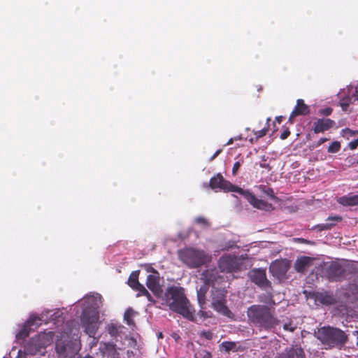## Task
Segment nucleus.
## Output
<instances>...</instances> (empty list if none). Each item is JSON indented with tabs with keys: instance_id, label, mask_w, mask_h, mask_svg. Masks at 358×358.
I'll list each match as a JSON object with an SVG mask.
<instances>
[{
	"instance_id": "nucleus-10",
	"label": "nucleus",
	"mask_w": 358,
	"mask_h": 358,
	"mask_svg": "<svg viewBox=\"0 0 358 358\" xmlns=\"http://www.w3.org/2000/svg\"><path fill=\"white\" fill-rule=\"evenodd\" d=\"M250 280L262 289L271 288V283L267 279L266 271L262 268H254L248 273Z\"/></svg>"
},
{
	"instance_id": "nucleus-31",
	"label": "nucleus",
	"mask_w": 358,
	"mask_h": 358,
	"mask_svg": "<svg viewBox=\"0 0 358 358\" xmlns=\"http://www.w3.org/2000/svg\"><path fill=\"white\" fill-rule=\"evenodd\" d=\"M195 358H212V354L204 349L197 350L194 354Z\"/></svg>"
},
{
	"instance_id": "nucleus-33",
	"label": "nucleus",
	"mask_w": 358,
	"mask_h": 358,
	"mask_svg": "<svg viewBox=\"0 0 358 358\" xmlns=\"http://www.w3.org/2000/svg\"><path fill=\"white\" fill-rule=\"evenodd\" d=\"M221 346L224 350V351L229 352L231 350H234L236 348V344L235 342L232 341H224L222 343Z\"/></svg>"
},
{
	"instance_id": "nucleus-26",
	"label": "nucleus",
	"mask_w": 358,
	"mask_h": 358,
	"mask_svg": "<svg viewBox=\"0 0 358 358\" xmlns=\"http://www.w3.org/2000/svg\"><path fill=\"white\" fill-rule=\"evenodd\" d=\"M270 121H271V118L268 117L266 120V126L262 129L257 130V131H255V130L253 131V133L255 135V141H257L260 138H262L266 135V134L268 133V129H269V127H270L269 122Z\"/></svg>"
},
{
	"instance_id": "nucleus-17",
	"label": "nucleus",
	"mask_w": 358,
	"mask_h": 358,
	"mask_svg": "<svg viewBox=\"0 0 358 358\" xmlns=\"http://www.w3.org/2000/svg\"><path fill=\"white\" fill-rule=\"evenodd\" d=\"M310 113L308 106H307L303 99H298L296 105L295 106L293 111L292 112L289 121L292 122V119L299 115H305Z\"/></svg>"
},
{
	"instance_id": "nucleus-22",
	"label": "nucleus",
	"mask_w": 358,
	"mask_h": 358,
	"mask_svg": "<svg viewBox=\"0 0 358 358\" xmlns=\"http://www.w3.org/2000/svg\"><path fill=\"white\" fill-rule=\"evenodd\" d=\"M31 343L35 344L38 348H45L50 343L48 335L45 333L39 334L31 339Z\"/></svg>"
},
{
	"instance_id": "nucleus-50",
	"label": "nucleus",
	"mask_w": 358,
	"mask_h": 358,
	"mask_svg": "<svg viewBox=\"0 0 358 358\" xmlns=\"http://www.w3.org/2000/svg\"><path fill=\"white\" fill-rule=\"evenodd\" d=\"M204 297V295H202L200 292H198V300L199 303H201V301L203 300V298Z\"/></svg>"
},
{
	"instance_id": "nucleus-27",
	"label": "nucleus",
	"mask_w": 358,
	"mask_h": 358,
	"mask_svg": "<svg viewBox=\"0 0 358 358\" xmlns=\"http://www.w3.org/2000/svg\"><path fill=\"white\" fill-rule=\"evenodd\" d=\"M352 98H354V101H358V96H355L354 97H350L349 96H345L340 100L339 104L342 108L343 110L346 111L348 110V106L352 103Z\"/></svg>"
},
{
	"instance_id": "nucleus-30",
	"label": "nucleus",
	"mask_w": 358,
	"mask_h": 358,
	"mask_svg": "<svg viewBox=\"0 0 358 358\" xmlns=\"http://www.w3.org/2000/svg\"><path fill=\"white\" fill-rule=\"evenodd\" d=\"M343 220L341 216L335 215V216H329L326 220L327 224H331V229L336 226L338 222H341Z\"/></svg>"
},
{
	"instance_id": "nucleus-20",
	"label": "nucleus",
	"mask_w": 358,
	"mask_h": 358,
	"mask_svg": "<svg viewBox=\"0 0 358 358\" xmlns=\"http://www.w3.org/2000/svg\"><path fill=\"white\" fill-rule=\"evenodd\" d=\"M212 307L215 311L228 318L233 319L234 317V313L227 306V301L222 302L217 301V303H212Z\"/></svg>"
},
{
	"instance_id": "nucleus-47",
	"label": "nucleus",
	"mask_w": 358,
	"mask_h": 358,
	"mask_svg": "<svg viewBox=\"0 0 358 358\" xmlns=\"http://www.w3.org/2000/svg\"><path fill=\"white\" fill-rule=\"evenodd\" d=\"M222 152L221 149L217 150L214 155L210 158V161L212 162Z\"/></svg>"
},
{
	"instance_id": "nucleus-42",
	"label": "nucleus",
	"mask_w": 358,
	"mask_h": 358,
	"mask_svg": "<svg viewBox=\"0 0 358 358\" xmlns=\"http://www.w3.org/2000/svg\"><path fill=\"white\" fill-rule=\"evenodd\" d=\"M265 193L272 199L273 200H276L277 199V197L275 196L274 194V192L273 190L271 189V188H268L266 191H265Z\"/></svg>"
},
{
	"instance_id": "nucleus-48",
	"label": "nucleus",
	"mask_w": 358,
	"mask_h": 358,
	"mask_svg": "<svg viewBox=\"0 0 358 358\" xmlns=\"http://www.w3.org/2000/svg\"><path fill=\"white\" fill-rule=\"evenodd\" d=\"M144 296H145L149 301L155 302V300H154L153 297L151 296V294L149 293V292H148V294L144 295Z\"/></svg>"
},
{
	"instance_id": "nucleus-2",
	"label": "nucleus",
	"mask_w": 358,
	"mask_h": 358,
	"mask_svg": "<svg viewBox=\"0 0 358 358\" xmlns=\"http://www.w3.org/2000/svg\"><path fill=\"white\" fill-rule=\"evenodd\" d=\"M250 324L265 331H271L280 324L274 308L265 305H252L248 308Z\"/></svg>"
},
{
	"instance_id": "nucleus-52",
	"label": "nucleus",
	"mask_w": 358,
	"mask_h": 358,
	"mask_svg": "<svg viewBox=\"0 0 358 358\" xmlns=\"http://www.w3.org/2000/svg\"><path fill=\"white\" fill-rule=\"evenodd\" d=\"M233 142H234V139H233V138H230V139L229 140V141L227 143V144H226V145H231V144H232V143H233Z\"/></svg>"
},
{
	"instance_id": "nucleus-8",
	"label": "nucleus",
	"mask_w": 358,
	"mask_h": 358,
	"mask_svg": "<svg viewBox=\"0 0 358 358\" xmlns=\"http://www.w3.org/2000/svg\"><path fill=\"white\" fill-rule=\"evenodd\" d=\"M241 264L237 257L225 255L218 261V267L222 272L232 273L240 270Z\"/></svg>"
},
{
	"instance_id": "nucleus-11",
	"label": "nucleus",
	"mask_w": 358,
	"mask_h": 358,
	"mask_svg": "<svg viewBox=\"0 0 358 358\" xmlns=\"http://www.w3.org/2000/svg\"><path fill=\"white\" fill-rule=\"evenodd\" d=\"M290 268V264L287 259H278L273 262L269 271L272 275L279 280L286 278V274Z\"/></svg>"
},
{
	"instance_id": "nucleus-29",
	"label": "nucleus",
	"mask_w": 358,
	"mask_h": 358,
	"mask_svg": "<svg viewBox=\"0 0 358 358\" xmlns=\"http://www.w3.org/2000/svg\"><path fill=\"white\" fill-rule=\"evenodd\" d=\"M27 324L29 329H31L33 327L37 328L42 324V319L38 316L31 315L27 322Z\"/></svg>"
},
{
	"instance_id": "nucleus-32",
	"label": "nucleus",
	"mask_w": 358,
	"mask_h": 358,
	"mask_svg": "<svg viewBox=\"0 0 358 358\" xmlns=\"http://www.w3.org/2000/svg\"><path fill=\"white\" fill-rule=\"evenodd\" d=\"M107 331L112 337H116L119 334L118 327L113 323L107 326Z\"/></svg>"
},
{
	"instance_id": "nucleus-9",
	"label": "nucleus",
	"mask_w": 358,
	"mask_h": 358,
	"mask_svg": "<svg viewBox=\"0 0 358 358\" xmlns=\"http://www.w3.org/2000/svg\"><path fill=\"white\" fill-rule=\"evenodd\" d=\"M355 270L352 271L353 279L352 283H350L343 288V295L344 299L351 303H354L358 300V268L354 265Z\"/></svg>"
},
{
	"instance_id": "nucleus-13",
	"label": "nucleus",
	"mask_w": 358,
	"mask_h": 358,
	"mask_svg": "<svg viewBox=\"0 0 358 358\" xmlns=\"http://www.w3.org/2000/svg\"><path fill=\"white\" fill-rule=\"evenodd\" d=\"M238 194L243 195L254 208L264 210H270L272 208L271 203L257 199L253 194L248 190L243 189V192H238Z\"/></svg>"
},
{
	"instance_id": "nucleus-12",
	"label": "nucleus",
	"mask_w": 358,
	"mask_h": 358,
	"mask_svg": "<svg viewBox=\"0 0 358 358\" xmlns=\"http://www.w3.org/2000/svg\"><path fill=\"white\" fill-rule=\"evenodd\" d=\"M147 271L152 273L147 276L146 286L154 294L158 296L162 292L159 285V273L152 266H150Z\"/></svg>"
},
{
	"instance_id": "nucleus-36",
	"label": "nucleus",
	"mask_w": 358,
	"mask_h": 358,
	"mask_svg": "<svg viewBox=\"0 0 358 358\" xmlns=\"http://www.w3.org/2000/svg\"><path fill=\"white\" fill-rule=\"evenodd\" d=\"M313 229L317 230L318 231H327L331 229V224H327L326 223L319 224L315 226H314Z\"/></svg>"
},
{
	"instance_id": "nucleus-54",
	"label": "nucleus",
	"mask_w": 358,
	"mask_h": 358,
	"mask_svg": "<svg viewBox=\"0 0 358 358\" xmlns=\"http://www.w3.org/2000/svg\"><path fill=\"white\" fill-rule=\"evenodd\" d=\"M300 241V242L301 243H304L306 241V240H304L303 238H300L299 239Z\"/></svg>"
},
{
	"instance_id": "nucleus-51",
	"label": "nucleus",
	"mask_w": 358,
	"mask_h": 358,
	"mask_svg": "<svg viewBox=\"0 0 358 358\" xmlns=\"http://www.w3.org/2000/svg\"><path fill=\"white\" fill-rule=\"evenodd\" d=\"M282 119H283V117H282V116H277V117H275V121H276L278 123L280 124V123L282 122Z\"/></svg>"
},
{
	"instance_id": "nucleus-23",
	"label": "nucleus",
	"mask_w": 358,
	"mask_h": 358,
	"mask_svg": "<svg viewBox=\"0 0 358 358\" xmlns=\"http://www.w3.org/2000/svg\"><path fill=\"white\" fill-rule=\"evenodd\" d=\"M338 203L344 206H353L358 205V194L352 196H343L339 198Z\"/></svg>"
},
{
	"instance_id": "nucleus-15",
	"label": "nucleus",
	"mask_w": 358,
	"mask_h": 358,
	"mask_svg": "<svg viewBox=\"0 0 358 358\" xmlns=\"http://www.w3.org/2000/svg\"><path fill=\"white\" fill-rule=\"evenodd\" d=\"M277 358H306L304 350L297 345L285 348Z\"/></svg>"
},
{
	"instance_id": "nucleus-58",
	"label": "nucleus",
	"mask_w": 358,
	"mask_h": 358,
	"mask_svg": "<svg viewBox=\"0 0 358 358\" xmlns=\"http://www.w3.org/2000/svg\"><path fill=\"white\" fill-rule=\"evenodd\" d=\"M3 358H6V357H3Z\"/></svg>"
},
{
	"instance_id": "nucleus-40",
	"label": "nucleus",
	"mask_w": 358,
	"mask_h": 358,
	"mask_svg": "<svg viewBox=\"0 0 358 358\" xmlns=\"http://www.w3.org/2000/svg\"><path fill=\"white\" fill-rule=\"evenodd\" d=\"M195 222L196 224H203V225H207L208 221L207 220L203 217H198L196 218Z\"/></svg>"
},
{
	"instance_id": "nucleus-5",
	"label": "nucleus",
	"mask_w": 358,
	"mask_h": 358,
	"mask_svg": "<svg viewBox=\"0 0 358 358\" xmlns=\"http://www.w3.org/2000/svg\"><path fill=\"white\" fill-rule=\"evenodd\" d=\"M354 270V264L332 262L326 266L324 272L329 281L341 282L346 279Z\"/></svg>"
},
{
	"instance_id": "nucleus-44",
	"label": "nucleus",
	"mask_w": 358,
	"mask_h": 358,
	"mask_svg": "<svg viewBox=\"0 0 358 358\" xmlns=\"http://www.w3.org/2000/svg\"><path fill=\"white\" fill-rule=\"evenodd\" d=\"M241 166V163L239 162H236L234 164L233 168H232V174L236 175Z\"/></svg>"
},
{
	"instance_id": "nucleus-39",
	"label": "nucleus",
	"mask_w": 358,
	"mask_h": 358,
	"mask_svg": "<svg viewBox=\"0 0 358 358\" xmlns=\"http://www.w3.org/2000/svg\"><path fill=\"white\" fill-rule=\"evenodd\" d=\"M201 336L202 337H204L207 340H211V339H213V334L212 331H209V330L208 331H203L201 333Z\"/></svg>"
},
{
	"instance_id": "nucleus-18",
	"label": "nucleus",
	"mask_w": 358,
	"mask_h": 358,
	"mask_svg": "<svg viewBox=\"0 0 358 358\" xmlns=\"http://www.w3.org/2000/svg\"><path fill=\"white\" fill-rule=\"evenodd\" d=\"M313 259L310 257L303 256L298 258L294 263V268L299 273H303L313 263Z\"/></svg>"
},
{
	"instance_id": "nucleus-45",
	"label": "nucleus",
	"mask_w": 358,
	"mask_h": 358,
	"mask_svg": "<svg viewBox=\"0 0 358 358\" xmlns=\"http://www.w3.org/2000/svg\"><path fill=\"white\" fill-rule=\"evenodd\" d=\"M290 135V131L288 128H286L283 132L280 134V138L282 140L286 139Z\"/></svg>"
},
{
	"instance_id": "nucleus-21",
	"label": "nucleus",
	"mask_w": 358,
	"mask_h": 358,
	"mask_svg": "<svg viewBox=\"0 0 358 358\" xmlns=\"http://www.w3.org/2000/svg\"><path fill=\"white\" fill-rule=\"evenodd\" d=\"M218 277L217 271L215 268L206 269L201 273V278L203 280L205 284H213Z\"/></svg>"
},
{
	"instance_id": "nucleus-41",
	"label": "nucleus",
	"mask_w": 358,
	"mask_h": 358,
	"mask_svg": "<svg viewBox=\"0 0 358 358\" xmlns=\"http://www.w3.org/2000/svg\"><path fill=\"white\" fill-rule=\"evenodd\" d=\"M348 147L350 150H355L358 147V138L349 143Z\"/></svg>"
},
{
	"instance_id": "nucleus-46",
	"label": "nucleus",
	"mask_w": 358,
	"mask_h": 358,
	"mask_svg": "<svg viewBox=\"0 0 358 358\" xmlns=\"http://www.w3.org/2000/svg\"><path fill=\"white\" fill-rule=\"evenodd\" d=\"M328 141V138H321L315 144V148H317L319 146H320L322 144H323L324 142L327 141Z\"/></svg>"
},
{
	"instance_id": "nucleus-55",
	"label": "nucleus",
	"mask_w": 358,
	"mask_h": 358,
	"mask_svg": "<svg viewBox=\"0 0 358 358\" xmlns=\"http://www.w3.org/2000/svg\"><path fill=\"white\" fill-rule=\"evenodd\" d=\"M84 358H92L91 356H86Z\"/></svg>"
},
{
	"instance_id": "nucleus-49",
	"label": "nucleus",
	"mask_w": 358,
	"mask_h": 358,
	"mask_svg": "<svg viewBox=\"0 0 358 358\" xmlns=\"http://www.w3.org/2000/svg\"><path fill=\"white\" fill-rule=\"evenodd\" d=\"M199 315H200L201 317H203L204 318L206 317H208V316L207 315V313L204 311H202V310H200L199 312Z\"/></svg>"
},
{
	"instance_id": "nucleus-16",
	"label": "nucleus",
	"mask_w": 358,
	"mask_h": 358,
	"mask_svg": "<svg viewBox=\"0 0 358 358\" xmlns=\"http://www.w3.org/2000/svg\"><path fill=\"white\" fill-rule=\"evenodd\" d=\"M314 298L316 302L322 305L329 306L336 303V301L334 295L331 292H318L314 294Z\"/></svg>"
},
{
	"instance_id": "nucleus-37",
	"label": "nucleus",
	"mask_w": 358,
	"mask_h": 358,
	"mask_svg": "<svg viewBox=\"0 0 358 358\" xmlns=\"http://www.w3.org/2000/svg\"><path fill=\"white\" fill-rule=\"evenodd\" d=\"M134 290L138 292V294H136L137 297L144 296L146 294H148V292L142 284H140L138 286L135 287V289Z\"/></svg>"
},
{
	"instance_id": "nucleus-19",
	"label": "nucleus",
	"mask_w": 358,
	"mask_h": 358,
	"mask_svg": "<svg viewBox=\"0 0 358 358\" xmlns=\"http://www.w3.org/2000/svg\"><path fill=\"white\" fill-rule=\"evenodd\" d=\"M101 351L110 358H120L116 345L112 343H103L100 345Z\"/></svg>"
},
{
	"instance_id": "nucleus-28",
	"label": "nucleus",
	"mask_w": 358,
	"mask_h": 358,
	"mask_svg": "<svg viewBox=\"0 0 358 358\" xmlns=\"http://www.w3.org/2000/svg\"><path fill=\"white\" fill-rule=\"evenodd\" d=\"M135 314L136 312L131 308H128L124 312V320L128 325L131 326L134 324L133 317Z\"/></svg>"
},
{
	"instance_id": "nucleus-53",
	"label": "nucleus",
	"mask_w": 358,
	"mask_h": 358,
	"mask_svg": "<svg viewBox=\"0 0 358 358\" xmlns=\"http://www.w3.org/2000/svg\"><path fill=\"white\" fill-rule=\"evenodd\" d=\"M249 141H250V142L251 143H253L254 142H256V141H255V138H250V140H249Z\"/></svg>"
},
{
	"instance_id": "nucleus-14",
	"label": "nucleus",
	"mask_w": 358,
	"mask_h": 358,
	"mask_svg": "<svg viewBox=\"0 0 358 358\" xmlns=\"http://www.w3.org/2000/svg\"><path fill=\"white\" fill-rule=\"evenodd\" d=\"M336 122L329 118H318L313 123V131L315 134L324 133L333 128Z\"/></svg>"
},
{
	"instance_id": "nucleus-4",
	"label": "nucleus",
	"mask_w": 358,
	"mask_h": 358,
	"mask_svg": "<svg viewBox=\"0 0 358 358\" xmlns=\"http://www.w3.org/2000/svg\"><path fill=\"white\" fill-rule=\"evenodd\" d=\"M179 259L190 268H196L205 265L211 259L210 255L203 250L192 248L181 250L178 252Z\"/></svg>"
},
{
	"instance_id": "nucleus-38",
	"label": "nucleus",
	"mask_w": 358,
	"mask_h": 358,
	"mask_svg": "<svg viewBox=\"0 0 358 358\" xmlns=\"http://www.w3.org/2000/svg\"><path fill=\"white\" fill-rule=\"evenodd\" d=\"M333 109L331 107H327L319 110V114L324 116H329L332 113Z\"/></svg>"
},
{
	"instance_id": "nucleus-6",
	"label": "nucleus",
	"mask_w": 358,
	"mask_h": 358,
	"mask_svg": "<svg viewBox=\"0 0 358 358\" xmlns=\"http://www.w3.org/2000/svg\"><path fill=\"white\" fill-rule=\"evenodd\" d=\"M81 326L90 337H94L98 329L99 316L90 310H84L81 315Z\"/></svg>"
},
{
	"instance_id": "nucleus-57",
	"label": "nucleus",
	"mask_w": 358,
	"mask_h": 358,
	"mask_svg": "<svg viewBox=\"0 0 358 358\" xmlns=\"http://www.w3.org/2000/svg\"><path fill=\"white\" fill-rule=\"evenodd\" d=\"M262 358H269V357H267V356H264V357H263Z\"/></svg>"
},
{
	"instance_id": "nucleus-35",
	"label": "nucleus",
	"mask_w": 358,
	"mask_h": 358,
	"mask_svg": "<svg viewBox=\"0 0 358 358\" xmlns=\"http://www.w3.org/2000/svg\"><path fill=\"white\" fill-rule=\"evenodd\" d=\"M29 327L27 326V324L22 329H21L18 334H17V338H25L29 335Z\"/></svg>"
},
{
	"instance_id": "nucleus-34",
	"label": "nucleus",
	"mask_w": 358,
	"mask_h": 358,
	"mask_svg": "<svg viewBox=\"0 0 358 358\" xmlns=\"http://www.w3.org/2000/svg\"><path fill=\"white\" fill-rule=\"evenodd\" d=\"M341 143L339 141H334L328 148L327 151L329 153H336L341 150Z\"/></svg>"
},
{
	"instance_id": "nucleus-1",
	"label": "nucleus",
	"mask_w": 358,
	"mask_h": 358,
	"mask_svg": "<svg viewBox=\"0 0 358 358\" xmlns=\"http://www.w3.org/2000/svg\"><path fill=\"white\" fill-rule=\"evenodd\" d=\"M164 301L171 311L191 322L196 321L195 309L187 298L184 288L169 287L164 294Z\"/></svg>"
},
{
	"instance_id": "nucleus-25",
	"label": "nucleus",
	"mask_w": 358,
	"mask_h": 358,
	"mask_svg": "<svg viewBox=\"0 0 358 358\" xmlns=\"http://www.w3.org/2000/svg\"><path fill=\"white\" fill-rule=\"evenodd\" d=\"M139 271L132 272L128 279V285L133 289L138 286L141 283L138 281Z\"/></svg>"
},
{
	"instance_id": "nucleus-56",
	"label": "nucleus",
	"mask_w": 358,
	"mask_h": 358,
	"mask_svg": "<svg viewBox=\"0 0 358 358\" xmlns=\"http://www.w3.org/2000/svg\"><path fill=\"white\" fill-rule=\"evenodd\" d=\"M159 336L162 337V334L160 333V334H159Z\"/></svg>"
},
{
	"instance_id": "nucleus-43",
	"label": "nucleus",
	"mask_w": 358,
	"mask_h": 358,
	"mask_svg": "<svg viewBox=\"0 0 358 358\" xmlns=\"http://www.w3.org/2000/svg\"><path fill=\"white\" fill-rule=\"evenodd\" d=\"M283 329L285 331H289L291 332H293L296 329V327H293L292 325V323H286L283 325Z\"/></svg>"
},
{
	"instance_id": "nucleus-7",
	"label": "nucleus",
	"mask_w": 358,
	"mask_h": 358,
	"mask_svg": "<svg viewBox=\"0 0 358 358\" xmlns=\"http://www.w3.org/2000/svg\"><path fill=\"white\" fill-rule=\"evenodd\" d=\"M209 185L213 189H220L224 192H243L242 188L225 180L220 173L210 178Z\"/></svg>"
},
{
	"instance_id": "nucleus-24",
	"label": "nucleus",
	"mask_w": 358,
	"mask_h": 358,
	"mask_svg": "<svg viewBox=\"0 0 358 358\" xmlns=\"http://www.w3.org/2000/svg\"><path fill=\"white\" fill-rule=\"evenodd\" d=\"M227 291L225 289H215L212 292V303L227 301Z\"/></svg>"
},
{
	"instance_id": "nucleus-3",
	"label": "nucleus",
	"mask_w": 358,
	"mask_h": 358,
	"mask_svg": "<svg viewBox=\"0 0 358 358\" xmlns=\"http://www.w3.org/2000/svg\"><path fill=\"white\" fill-rule=\"evenodd\" d=\"M315 335L327 350L334 348L341 349L348 340V336L344 331L330 326L318 329Z\"/></svg>"
}]
</instances>
